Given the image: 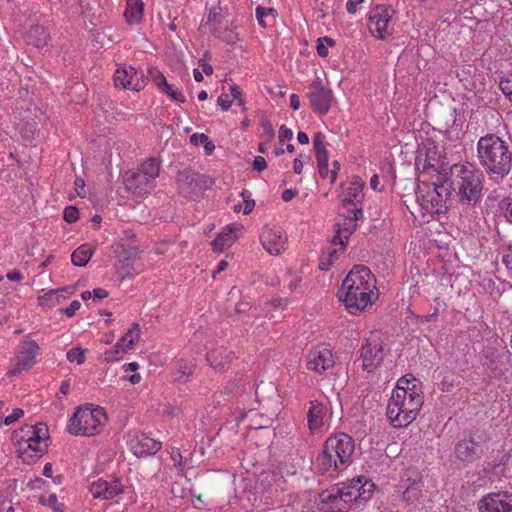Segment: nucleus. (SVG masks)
<instances>
[{"label": "nucleus", "instance_id": "obj_1", "mask_svg": "<svg viewBox=\"0 0 512 512\" xmlns=\"http://www.w3.org/2000/svg\"><path fill=\"white\" fill-rule=\"evenodd\" d=\"M423 405L421 385L411 375L398 379L387 403L386 415L395 428L407 427L419 414Z\"/></svg>", "mask_w": 512, "mask_h": 512}, {"label": "nucleus", "instance_id": "obj_2", "mask_svg": "<svg viewBox=\"0 0 512 512\" xmlns=\"http://www.w3.org/2000/svg\"><path fill=\"white\" fill-rule=\"evenodd\" d=\"M338 299L350 314H358L371 306L378 297L376 279L370 269L354 266L337 293Z\"/></svg>", "mask_w": 512, "mask_h": 512}, {"label": "nucleus", "instance_id": "obj_3", "mask_svg": "<svg viewBox=\"0 0 512 512\" xmlns=\"http://www.w3.org/2000/svg\"><path fill=\"white\" fill-rule=\"evenodd\" d=\"M375 484L365 476H358L347 483H340L320 494L322 510L347 512L351 505H362L371 499Z\"/></svg>", "mask_w": 512, "mask_h": 512}, {"label": "nucleus", "instance_id": "obj_4", "mask_svg": "<svg viewBox=\"0 0 512 512\" xmlns=\"http://www.w3.org/2000/svg\"><path fill=\"white\" fill-rule=\"evenodd\" d=\"M363 182L353 177L345 181L341 186V209L340 216L344 218L343 226H339L337 234L333 237V243L340 245L341 249L349 238V236L356 230L357 221L362 217V200H363Z\"/></svg>", "mask_w": 512, "mask_h": 512}, {"label": "nucleus", "instance_id": "obj_5", "mask_svg": "<svg viewBox=\"0 0 512 512\" xmlns=\"http://www.w3.org/2000/svg\"><path fill=\"white\" fill-rule=\"evenodd\" d=\"M354 448V441L345 433L329 437L314 462L316 470L332 477L338 475L351 463Z\"/></svg>", "mask_w": 512, "mask_h": 512}, {"label": "nucleus", "instance_id": "obj_6", "mask_svg": "<svg viewBox=\"0 0 512 512\" xmlns=\"http://www.w3.org/2000/svg\"><path fill=\"white\" fill-rule=\"evenodd\" d=\"M49 431L44 423L24 425L14 430L11 442L21 461L32 464L48 450Z\"/></svg>", "mask_w": 512, "mask_h": 512}, {"label": "nucleus", "instance_id": "obj_7", "mask_svg": "<svg viewBox=\"0 0 512 512\" xmlns=\"http://www.w3.org/2000/svg\"><path fill=\"white\" fill-rule=\"evenodd\" d=\"M477 151L480 163L489 174L503 178L509 173L512 154L500 137L494 134L481 137Z\"/></svg>", "mask_w": 512, "mask_h": 512}, {"label": "nucleus", "instance_id": "obj_8", "mask_svg": "<svg viewBox=\"0 0 512 512\" xmlns=\"http://www.w3.org/2000/svg\"><path fill=\"white\" fill-rule=\"evenodd\" d=\"M451 187L463 204L476 205L483 190V174L470 163L454 164L450 168Z\"/></svg>", "mask_w": 512, "mask_h": 512}, {"label": "nucleus", "instance_id": "obj_9", "mask_svg": "<svg viewBox=\"0 0 512 512\" xmlns=\"http://www.w3.org/2000/svg\"><path fill=\"white\" fill-rule=\"evenodd\" d=\"M104 408L84 404L78 406L67 422V431L73 436L94 437L101 434L107 424Z\"/></svg>", "mask_w": 512, "mask_h": 512}, {"label": "nucleus", "instance_id": "obj_10", "mask_svg": "<svg viewBox=\"0 0 512 512\" xmlns=\"http://www.w3.org/2000/svg\"><path fill=\"white\" fill-rule=\"evenodd\" d=\"M415 166L418 173V182H425L434 178L446 179L447 177L442 152L432 141H425L419 146Z\"/></svg>", "mask_w": 512, "mask_h": 512}, {"label": "nucleus", "instance_id": "obj_11", "mask_svg": "<svg viewBox=\"0 0 512 512\" xmlns=\"http://www.w3.org/2000/svg\"><path fill=\"white\" fill-rule=\"evenodd\" d=\"M446 179L418 182L417 201L426 214H440L447 210L449 189L444 184Z\"/></svg>", "mask_w": 512, "mask_h": 512}, {"label": "nucleus", "instance_id": "obj_12", "mask_svg": "<svg viewBox=\"0 0 512 512\" xmlns=\"http://www.w3.org/2000/svg\"><path fill=\"white\" fill-rule=\"evenodd\" d=\"M386 350L380 332L373 331L366 337L360 348L362 367L368 372L375 370L383 361Z\"/></svg>", "mask_w": 512, "mask_h": 512}, {"label": "nucleus", "instance_id": "obj_13", "mask_svg": "<svg viewBox=\"0 0 512 512\" xmlns=\"http://www.w3.org/2000/svg\"><path fill=\"white\" fill-rule=\"evenodd\" d=\"M287 241V234L276 224L266 225L260 235L262 247L273 256H278L286 250Z\"/></svg>", "mask_w": 512, "mask_h": 512}, {"label": "nucleus", "instance_id": "obj_14", "mask_svg": "<svg viewBox=\"0 0 512 512\" xmlns=\"http://www.w3.org/2000/svg\"><path fill=\"white\" fill-rule=\"evenodd\" d=\"M335 360L328 345L321 344L312 348L305 356L306 369L322 374L334 366Z\"/></svg>", "mask_w": 512, "mask_h": 512}, {"label": "nucleus", "instance_id": "obj_15", "mask_svg": "<svg viewBox=\"0 0 512 512\" xmlns=\"http://www.w3.org/2000/svg\"><path fill=\"white\" fill-rule=\"evenodd\" d=\"M394 15L391 7L379 5L369 13V31L377 39H385L389 34V27Z\"/></svg>", "mask_w": 512, "mask_h": 512}, {"label": "nucleus", "instance_id": "obj_16", "mask_svg": "<svg viewBox=\"0 0 512 512\" xmlns=\"http://www.w3.org/2000/svg\"><path fill=\"white\" fill-rule=\"evenodd\" d=\"M309 429L313 434H321L329 430L332 420L330 408L317 401H311L307 412Z\"/></svg>", "mask_w": 512, "mask_h": 512}, {"label": "nucleus", "instance_id": "obj_17", "mask_svg": "<svg viewBox=\"0 0 512 512\" xmlns=\"http://www.w3.org/2000/svg\"><path fill=\"white\" fill-rule=\"evenodd\" d=\"M307 96L315 113L318 115L328 113L332 104L333 95L332 91L325 87L320 80L314 81L310 85Z\"/></svg>", "mask_w": 512, "mask_h": 512}, {"label": "nucleus", "instance_id": "obj_18", "mask_svg": "<svg viewBox=\"0 0 512 512\" xmlns=\"http://www.w3.org/2000/svg\"><path fill=\"white\" fill-rule=\"evenodd\" d=\"M114 83L117 87L140 91L145 87L144 74L132 66H123L115 71Z\"/></svg>", "mask_w": 512, "mask_h": 512}, {"label": "nucleus", "instance_id": "obj_19", "mask_svg": "<svg viewBox=\"0 0 512 512\" xmlns=\"http://www.w3.org/2000/svg\"><path fill=\"white\" fill-rule=\"evenodd\" d=\"M39 354V346L35 341L25 340L16 356V363L8 372L10 376L20 374L22 371L30 369L36 361Z\"/></svg>", "mask_w": 512, "mask_h": 512}, {"label": "nucleus", "instance_id": "obj_20", "mask_svg": "<svg viewBox=\"0 0 512 512\" xmlns=\"http://www.w3.org/2000/svg\"><path fill=\"white\" fill-rule=\"evenodd\" d=\"M130 451L137 457H145L156 454L162 447L161 442L150 438L146 434L133 433L127 440Z\"/></svg>", "mask_w": 512, "mask_h": 512}, {"label": "nucleus", "instance_id": "obj_21", "mask_svg": "<svg viewBox=\"0 0 512 512\" xmlns=\"http://www.w3.org/2000/svg\"><path fill=\"white\" fill-rule=\"evenodd\" d=\"M481 512H512V493H490L481 500Z\"/></svg>", "mask_w": 512, "mask_h": 512}, {"label": "nucleus", "instance_id": "obj_22", "mask_svg": "<svg viewBox=\"0 0 512 512\" xmlns=\"http://www.w3.org/2000/svg\"><path fill=\"white\" fill-rule=\"evenodd\" d=\"M89 490L94 498L108 500L119 495L123 486L118 480L97 479L90 484Z\"/></svg>", "mask_w": 512, "mask_h": 512}, {"label": "nucleus", "instance_id": "obj_23", "mask_svg": "<svg viewBox=\"0 0 512 512\" xmlns=\"http://www.w3.org/2000/svg\"><path fill=\"white\" fill-rule=\"evenodd\" d=\"M140 174L139 171H127L123 176V182L127 190L135 194L136 196H142L144 194L149 193L154 184H151L145 178H138Z\"/></svg>", "mask_w": 512, "mask_h": 512}, {"label": "nucleus", "instance_id": "obj_24", "mask_svg": "<svg viewBox=\"0 0 512 512\" xmlns=\"http://www.w3.org/2000/svg\"><path fill=\"white\" fill-rule=\"evenodd\" d=\"M234 101H237L243 111L246 110L241 88L237 84H229L227 87H223V92L219 95L217 100L221 109L224 111L229 110Z\"/></svg>", "mask_w": 512, "mask_h": 512}, {"label": "nucleus", "instance_id": "obj_25", "mask_svg": "<svg viewBox=\"0 0 512 512\" xmlns=\"http://www.w3.org/2000/svg\"><path fill=\"white\" fill-rule=\"evenodd\" d=\"M241 228L242 226L236 223L224 227L212 242L213 250L223 252L225 249L231 247L237 240L238 232Z\"/></svg>", "mask_w": 512, "mask_h": 512}, {"label": "nucleus", "instance_id": "obj_26", "mask_svg": "<svg viewBox=\"0 0 512 512\" xmlns=\"http://www.w3.org/2000/svg\"><path fill=\"white\" fill-rule=\"evenodd\" d=\"M73 293L74 289L71 287L51 289L45 294L38 296V305L44 309H51L59 305L63 300L67 299Z\"/></svg>", "mask_w": 512, "mask_h": 512}, {"label": "nucleus", "instance_id": "obj_27", "mask_svg": "<svg viewBox=\"0 0 512 512\" xmlns=\"http://www.w3.org/2000/svg\"><path fill=\"white\" fill-rule=\"evenodd\" d=\"M144 14V3L141 0H127L124 17L128 24L135 25L141 22Z\"/></svg>", "mask_w": 512, "mask_h": 512}, {"label": "nucleus", "instance_id": "obj_28", "mask_svg": "<svg viewBox=\"0 0 512 512\" xmlns=\"http://www.w3.org/2000/svg\"><path fill=\"white\" fill-rule=\"evenodd\" d=\"M94 252L95 248L91 244H82L72 253V263L75 266L83 267L89 262Z\"/></svg>", "mask_w": 512, "mask_h": 512}, {"label": "nucleus", "instance_id": "obj_29", "mask_svg": "<svg viewBox=\"0 0 512 512\" xmlns=\"http://www.w3.org/2000/svg\"><path fill=\"white\" fill-rule=\"evenodd\" d=\"M160 170V165L158 160L155 158L148 159L141 165L140 174L138 178L142 177L148 180L151 184L154 183V180L158 177Z\"/></svg>", "mask_w": 512, "mask_h": 512}, {"label": "nucleus", "instance_id": "obj_30", "mask_svg": "<svg viewBox=\"0 0 512 512\" xmlns=\"http://www.w3.org/2000/svg\"><path fill=\"white\" fill-rule=\"evenodd\" d=\"M231 359V353H227L223 348H218L207 353V361L214 368H223Z\"/></svg>", "mask_w": 512, "mask_h": 512}, {"label": "nucleus", "instance_id": "obj_31", "mask_svg": "<svg viewBox=\"0 0 512 512\" xmlns=\"http://www.w3.org/2000/svg\"><path fill=\"white\" fill-rule=\"evenodd\" d=\"M313 147L317 161L329 160V154L327 151V142L325 135L318 132L313 137Z\"/></svg>", "mask_w": 512, "mask_h": 512}, {"label": "nucleus", "instance_id": "obj_32", "mask_svg": "<svg viewBox=\"0 0 512 512\" xmlns=\"http://www.w3.org/2000/svg\"><path fill=\"white\" fill-rule=\"evenodd\" d=\"M140 337V327L133 323L128 331L120 338V346H124L128 351L138 342Z\"/></svg>", "mask_w": 512, "mask_h": 512}, {"label": "nucleus", "instance_id": "obj_33", "mask_svg": "<svg viewBox=\"0 0 512 512\" xmlns=\"http://www.w3.org/2000/svg\"><path fill=\"white\" fill-rule=\"evenodd\" d=\"M177 372L175 374V379L178 382H185L190 375H192L195 363L191 361L184 360L183 358H179L176 362Z\"/></svg>", "mask_w": 512, "mask_h": 512}, {"label": "nucleus", "instance_id": "obj_34", "mask_svg": "<svg viewBox=\"0 0 512 512\" xmlns=\"http://www.w3.org/2000/svg\"><path fill=\"white\" fill-rule=\"evenodd\" d=\"M457 457L463 461H469L476 454V444L472 440H464L456 447Z\"/></svg>", "mask_w": 512, "mask_h": 512}, {"label": "nucleus", "instance_id": "obj_35", "mask_svg": "<svg viewBox=\"0 0 512 512\" xmlns=\"http://www.w3.org/2000/svg\"><path fill=\"white\" fill-rule=\"evenodd\" d=\"M128 350L126 348H124V346H120V342L118 341L116 343V345L109 349V350H106L103 354V358H104V361L106 362H114V361H118L123 354H125Z\"/></svg>", "mask_w": 512, "mask_h": 512}, {"label": "nucleus", "instance_id": "obj_36", "mask_svg": "<svg viewBox=\"0 0 512 512\" xmlns=\"http://www.w3.org/2000/svg\"><path fill=\"white\" fill-rule=\"evenodd\" d=\"M161 93L166 94L172 101L184 103L186 98L184 94L174 85L167 83L161 90Z\"/></svg>", "mask_w": 512, "mask_h": 512}, {"label": "nucleus", "instance_id": "obj_37", "mask_svg": "<svg viewBox=\"0 0 512 512\" xmlns=\"http://www.w3.org/2000/svg\"><path fill=\"white\" fill-rule=\"evenodd\" d=\"M284 281L287 283V286L291 292L296 291L302 282V277L300 274L296 271H293L292 269L287 270L285 274Z\"/></svg>", "mask_w": 512, "mask_h": 512}, {"label": "nucleus", "instance_id": "obj_38", "mask_svg": "<svg viewBox=\"0 0 512 512\" xmlns=\"http://www.w3.org/2000/svg\"><path fill=\"white\" fill-rule=\"evenodd\" d=\"M334 45L333 39L330 37H321L317 40L316 50L319 56L327 57L329 54V48Z\"/></svg>", "mask_w": 512, "mask_h": 512}, {"label": "nucleus", "instance_id": "obj_39", "mask_svg": "<svg viewBox=\"0 0 512 512\" xmlns=\"http://www.w3.org/2000/svg\"><path fill=\"white\" fill-rule=\"evenodd\" d=\"M148 75L159 91L168 83L164 74L157 68H150Z\"/></svg>", "mask_w": 512, "mask_h": 512}, {"label": "nucleus", "instance_id": "obj_40", "mask_svg": "<svg viewBox=\"0 0 512 512\" xmlns=\"http://www.w3.org/2000/svg\"><path fill=\"white\" fill-rule=\"evenodd\" d=\"M67 360L81 365L85 362V350L81 347L70 349L66 354Z\"/></svg>", "mask_w": 512, "mask_h": 512}, {"label": "nucleus", "instance_id": "obj_41", "mask_svg": "<svg viewBox=\"0 0 512 512\" xmlns=\"http://www.w3.org/2000/svg\"><path fill=\"white\" fill-rule=\"evenodd\" d=\"M23 416H24V411L21 408H15L9 415L5 416L1 420L0 425L9 426V425L15 423L16 421H18Z\"/></svg>", "mask_w": 512, "mask_h": 512}, {"label": "nucleus", "instance_id": "obj_42", "mask_svg": "<svg viewBox=\"0 0 512 512\" xmlns=\"http://www.w3.org/2000/svg\"><path fill=\"white\" fill-rule=\"evenodd\" d=\"M500 89L512 101V72L500 81Z\"/></svg>", "mask_w": 512, "mask_h": 512}, {"label": "nucleus", "instance_id": "obj_43", "mask_svg": "<svg viewBox=\"0 0 512 512\" xmlns=\"http://www.w3.org/2000/svg\"><path fill=\"white\" fill-rule=\"evenodd\" d=\"M64 220L68 223H74L79 218L78 209L74 206L66 207L63 214Z\"/></svg>", "mask_w": 512, "mask_h": 512}, {"label": "nucleus", "instance_id": "obj_44", "mask_svg": "<svg viewBox=\"0 0 512 512\" xmlns=\"http://www.w3.org/2000/svg\"><path fill=\"white\" fill-rule=\"evenodd\" d=\"M274 10L272 8H265V7H257L256 8V17L258 19L259 24L262 27H266V23L264 22V17L273 14Z\"/></svg>", "mask_w": 512, "mask_h": 512}, {"label": "nucleus", "instance_id": "obj_45", "mask_svg": "<svg viewBox=\"0 0 512 512\" xmlns=\"http://www.w3.org/2000/svg\"><path fill=\"white\" fill-rule=\"evenodd\" d=\"M80 308L81 303L78 300H73L68 307L61 309V313L67 317H72Z\"/></svg>", "mask_w": 512, "mask_h": 512}, {"label": "nucleus", "instance_id": "obj_46", "mask_svg": "<svg viewBox=\"0 0 512 512\" xmlns=\"http://www.w3.org/2000/svg\"><path fill=\"white\" fill-rule=\"evenodd\" d=\"M171 460L177 465L180 469H183L185 464L183 463V457L178 448H172L170 452Z\"/></svg>", "mask_w": 512, "mask_h": 512}, {"label": "nucleus", "instance_id": "obj_47", "mask_svg": "<svg viewBox=\"0 0 512 512\" xmlns=\"http://www.w3.org/2000/svg\"><path fill=\"white\" fill-rule=\"evenodd\" d=\"M318 165V171L322 178H329L330 179V171L328 166V160L317 161Z\"/></svg>", "mask_w": 512, "mask_h": 512}, {"label": "nucleus", "instance_id": "obj_48", "mask_svg": "<svg viewBox=\"0 0 512 512\" xmlns=\"http://www.w3.org/2000/svg\"><path fill=\"white\" fill-rule=\"evenodd\" d=\"M278 137L281 142H283L285 140H291L293 138V131L290 128L286 127L285 125H282L279 128Z\"/></svg>", "mask_w": 512, "mask_h": 512}, {"label": "nucleus", "instance_id": "obj_49", "mask_svg": "<svg viewBox=\"0 0 512 512\" xmlns=\"http://www.w3.org/2000/svg\"><path fill=\"white\" fill-rule=\"evenodd\" d=\"M267 167V163L264 157L256 156L253 161V169L257 172H262Z\"/></svg>", "mask_w": 512, "mask_h": 512}, {"label": "nucleus", "instance_id": "obj_50", "mask_svg": "<svg viewBox=\"0 0 512 512\" xmlns=\"http://www.w3.org/2000/svg\"><path fill=\"white\" fill-rule=\"evenodd\" d=\"M208 140L204 133H194L190 136V142L194 145H203Z\"/></svg>", "mask_w": 512, "mask_h": 512}, {"label": "nucleus", "instance_id": "obj_51", "mask_svg": "<svg viewBox=\"0 0 512 512\" xmlns=\"http://www.w3.org/2000/svg\"><path fill=\"white\" fill-rule=\"evenodd\" d=\"M74 186H75V193H76V195H78L80 197H84L85 196V183H84V180L81 179V178H76L75 182H74Z\"/></svg>", "mask_w": 512, "mask_h": 512}, {"label": "nucleus", "instance_id": "obj_52", "mask_svg": "<svg viewBox=\"0 0 512 512\" xmlns=\"http://www.w3.org/2000/svg\"><path fill=\"white\" fill-rule=\"evenodd\" d=\"M274 135V130L272 125L269 122L262 123V136L266 139H271Z\"/></svg>", "mask_w": 512, "mask_h": 512}, {"label": "nucleus", "instance_id": "obj_53", "mask_svg": "<svg viewBox=\"0 0 512 512\" xmlns=\"http://www.w3.org/2000/svg\"><path fill=\"white\" fill-rule=\"evenodd\" d=\"M245 194H246V192L241 193L242 197L244 198V202H243L242 206H243V213L245 215H247L253 210V208L255 206V202H254V200H247L245 198Z\"/></svg>", "mask_w": 512, "mask_h": 512}, {"label": "nucleus", "instance_id": "obj_54", "mask_svg": "<svg viewBox=\"0 0 512 512\" xmlns=\"http://www.w3.org/2000/svg\"><path fill=\"white\" fill-rule=\"evenodd\" d=\"M503 263L512 271V246H509L503 255Z\"/></svg>", "mask_w": 512, "mask_h": 512}, {"label": "nucleus", "instance_id": "obj_55", "mask_svg": "<svg viewBox=\"0 0 512 512\" xmlns=\"http://www.w3.org/2000/svg\"><path fill=\"white\" fill-rule=\"evenodd\" d=\"M41 503L47 504L51 507L55 508V505L57 503V496L55 494H49L48 496H42L40 498Z\"/></svg>", "mask_w": 512, "mask_h": 512}, {"label": "nucleus", "instance_id": "obj_56", "mask_svg": "<svg viewBox=\"0 0 512 512\" xmlns=\"http://www.w3.org/2000/svg\"><path fill=\"white\" fill-rule=\"evenodd\" d=\"M297 195V190L295 189H285L282 192L281 198L284 202L291 201Z\"/></svg>", "mask_w": 512, "mask_h": 512}, {"label": "nucleus", "instance_id": "obj_57", "mask_svg": "<svg viewBox=\"0 0 512 512\" xmlns=\"http://www.w3.org/2000/svg\"><path fill=\"white\" fill-rule=\"evenodd\" d=\"M505 217L509 223H512V200H508L503 204Z\"/></svg>", "mask_w": 512, "mask_h": 512}, {"label": "nucleus", "instance_id": "obj_58", "mask_svg": "<svg viewBox=\"0 0 512 512\" xmlns=\"http://www.w3.org/2000/svg\"><path fill=\"white\" fill-rule=\"evenodd\" d=\"M364 0H348L346 2V9L349 13L354 14L357 11V5L362 3Z\"/></svg>", "mask_w": 512, "mask_h": 512}, {"label": "nucleus", "instance_id": "obj_59", "mask_svg": "<svg viewBox=\"0 0 512 512\" xmlns=\"http://www.w3.org/2000/svg\"><path fill=\"white\" fill-rule=\"evenodd\" d=\"M198 340H201V334H195L194 338L191 340L189 349L191 352L199 353L201 351V348L196 345V342Z\"/></svg>", "mask_w": 512, "mask_h": 512}, {"label": "nucleus", "instance_id": "obj_60", "mask_svg": "<svg viewBox=\"0 0 512 512\" xmlns=\"http://www.w3.org/2000/svg\"><path fill=\"white\" fill-rule=\"evenodd\" d=\"M339 170H340V163L338 161H334L333 169L330 171V182L331 183H334L336 181Z\"/></svg>", "mask_w": 512, "mask_h": 512}, {"label": "nucleus", "instance_id": "obj_61", "mask_svg": "<svg viewBox=\"0 0 512 512\" xmlns=\"http://www.w3.org/2000/svg\"><path fill=\"white\" fill-rule=\"evenodd\" d=\"M6 277L10 280V281H20L23 279V275L20 271L18 270H12L10 272H8L6 274Z\"/></svg>", "mask_w": 512, "mask_h": 512}, {"label": "nucleus", "instance_id": "obj_62", "mask_svg": "<svg viewBox=\"0 0 512 512\" xmlns=\"http://www.w3.org/2000/svg\"><path fill=\"white\" fill-rule=\"evenodd\" d=\"M92 296L95 298V299H104L108 296V292L105 290V289H102V288H96L92 291Z\"/></svg>", "mask_w": 512, "mask_h": 512}, {"label": "nucleus", "instance_id": "obj_63", "mask_svg": "<svg viewBox=\"0 0 512 512\" xmlns=\"http://www.w3.org/2000/svg\"><path fill=\"white\" fill-rule=\"evenodd\" d=\"M138 368H139V364L137 362L125 363L122 366V369L124 372H135L138 370Z\"/></svg>", "mask_w": 512, "mask_h": 512}, {"label": "nucleus", "instance_id": "obj_64", "mask_svg": "<svg viewBox=\"0 0 512 512\" xmlns=\"http://www.w3.org/2000/svg\"><path fill=\"white\" fill-rule=\"evenodd\" d=\"M290 106L293 110H298L300 108V99L296 94L290 95Z\"/></svg>", "mask_w": 512, "mask_h": 512}]
</instances>
